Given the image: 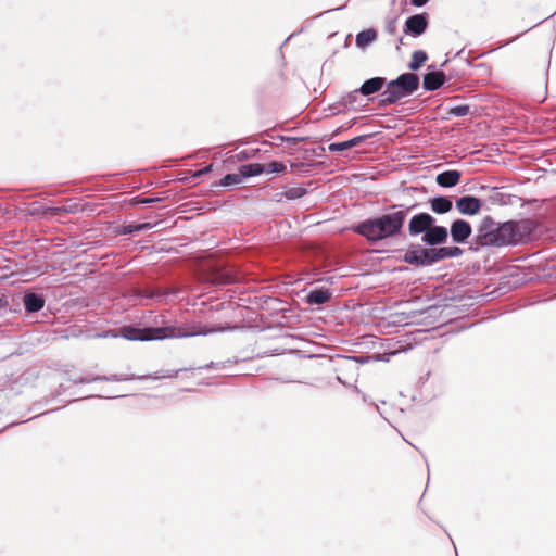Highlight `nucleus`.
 Returning <instances> with one entry per match:
<instances>
[{"mask_svg":"<svg viewBox=\"0 0 556 556\" xmlns=\"http://www.w3.org/2000/svg\"><path fill=\"white\" fill-rule=\"evenodd\" d=\"M532 225L529 220L505 222L496 224L490 216H485L472 240L473 249L486 247L516 245L529 239Z\"/></svg>","mask_w":556,"mask_h":556,"instance_id":"f257e3e1","label":"nucleus"},{"mask_svg":"<svg viewBox=\"0 0 556 556\" xmlns=\"http://www.w3.org/2000/svg\"><path fill=\"white\" fill-rule=\"evenodd\" d=\"M225 328H208L201 324L169 325L160 327L138 328L124 326L118 330H109L99 333V338H124L129 341H151L173 338H188L194 336H206L217 331H224Z\"/></svg>","mask_w":556,"mask_h":556,"instance_id":"f03ea898","label":"nucleus"},{"mask_svg":"<svg viewBox=\"0 0 556 556\" xmlns=\"http://www.w3.org/2000/svg\"><path fill=\"white\" fill-rule=\"evenodd\" d=\"M410 208L395 210L365 219L354 227V231L374 243L397 237L402 232Z\"/></svg>","mask_w":556,"mask_h":556,"instance_id":"7ed1b4c3","label":"nucleus"},{"mask_svg":"<svg viewBox=\"0 0 556 556\" xmlns=\"http://www.w3.org/2000/svg\"><path fill=\"white\" fill-rule=\"evenodd\" d=\"M418 87L419 77L413 73H404L387 84V88L381 94V104H394L402 98L412 96Z\"/></svg>","mask_w":556,"mask_h":556,"instance_id":"20e7f679","label":"nucleus"},{"mask_svg":"<svg viewBox=\"0 0 556 556\" xmlns=\"http://www.w3.org/2000/svg\"><path fill=\"white\" fill-rule=\"evenodd\" d=\"M181 371V369L178 370H167L166 372L162 374L161 376H155L153 379L159 378H172L176 377L178 372ZM152 378V376H136V375H111V376H86L78 379H75V383H90L94 381H128V380H143Z\"/></svg>","mask_w":556,"mask_h":556,"instance_id":"39448f33","label":"nucleus"},{"mask_svg":"<svg viewBox=\"0 0 556 556\" xmlns=\"http://www.w3.org/2000/svg\"><path fill=\"white\" fill-rule=\"evenodd\" d=\"M434 223L435 218L428 213L416 214L408 223V232L410 236L425 233Z\"/></svg>","mask_w":556,"mask_h":556,"instance_id":"423d86ee","label":"nucleus"},{"mask_svg":"<svg viewBox=\"0 0 556 556\" xmlns=\"http://www.w3.org/2000/svg\"><path fill=\"white\" fill-rule=\"evenodd\" d=\"M207 280L212 285H229L238 280V276L230 268L218 267L212 269L207 276Z\"/></svg>","mask_w":556,"mask_h":556,"instance_id":"0eeeda50","label":"nucleus"},{"mask_svg":"<svg viewBox=\"0 0 556 556\" xmlns=\"http://www.w3.org/2000/svg\"><path fill=\"white\" fill-rule=\"evenodd\" d=\"M448 232L447 229L443 226H432L422 235V242L428 245L434 247L438 244H442L447 240Z\"/></svg>","mask_w":556,"mask_h":556,"instance_id":"6e6552de","label":"nucleus"},{"mask_svg":"<svg viewBox=\"0 0 556 556\" xmlns=\"http://www.w3.org/2000/svg\"><path fill=\"white\" fill-rule=\"evenodd\" d=\"M428 26V21L425 15L416 14L409 16L405 22L404 33L414 37L422 35Z\"/></svg>","mask_w":556,"mask_h":556,"instance_id":"1a4fd4ad","label":"nucleus"},{"mask_svg":"<svg viewBox=\"0 0 556 556\" xmlns=\"http://www.w3.org/2000/svg\"><path fill=\"white\" fill-rule=\"evenodd\" d=\"M481 205V201L473 195H464L456 200V208L464 215L478 214Z\"/></svg>","mask_w":556,"mask_h":556,"instance_id":"9d476101","label":"nucleus"},{"mask_svg":"<svg viewBox=\"0 0 556 556\" xmlns=\"http://www.w3.org/2000/svg\"><path fill=\"white\" fill-rule=\"evenodd\" d=\"M471 226L467 220L456 219L451 225V237L455 243H464L471 235Z\"/></svg>","mask_w":556,"mask_h":556,"instance_id":"9b49d317","label":"nucleus"},{"mask_svg":"<svg viewBox=\"0 0 556 556\" xmlns=\"http://www.w3.org/2000/svg\"><path fill=\"white\" fill-rule=\"evenodd\" d=\"M405 263L415 266H428L427 248H413L406 251L403 256Z\"/></svg>","mask_w":556,"mask_h":556,"instance_id":"f8f14e48","label":"nucleus"},{"mask_svg":"<svg viewBox=\"0 0 556 556\" xmlns=\"http://www.w3.org/2000/svg\"><path fill=\"white\" fill-rule=\"evenodd\" d=\"M445 81V75L442 71L427 73L424 76L422 86L426 90L434 91L439 89Z\"/></svg>","mask_w":556,"mask_h":556,"instance_id":"ddd939ff","label":"nucleus"},{"mask_svg":"<svg viewBox=\"0 0 556 556\" xmlns=\"http://www.w3.org/2000/svg\"><path fill=\"white\" fill-rule=\"evenodd\" d=\"M459 179L460 173L458 170L451 169L440 173L437 176L435 181L443 188H452L459 182Z\"/></svg>","mask_w":556,"mask_h":556,"instance_id":"4468645a","label":"nucleus"},{"mask_svg":"<svg viewBox=\"0 0 556 556\" xmlns=\"http://www.w3.org/2000/svg\"><path fill=\"white\" fill-rule=\"evenodd\" d=\"M384 84H386V79L383 77H374V78L367 79L359 87V92L363 96L374 94V93L378 92L379 90H381V88L383 87Z\"/></svg>","mask_w":556,"mask_h":556,"instance_id":"2eb2a0df","label":"nucleus"},{"mask_svg":"<svg viewBox=\"0 0 556 556\" xmlns=\"http://www.w3.org/2000/svg\"><path fill=\"white\" fill-rule=\"evenodd\" d=\"M45 305V299L37 293H26L24 295V306L27 313L39 312Z\"/></svg>","mask_w":556,"mask_h":556,"instance_id":"dca6fc26","label":"nucleus"},{"mask_svg":"<svg viewBox=\"0 0 556 556\" xmlns=\"http://www.w3.org/2000/svg\"><path fill=\"white\" fill-rule=\"evenodd\" d=\"M429 204H430L431 210L435 214L448 213L453 207L452 200L447 197H441V195L430 199Z\"/></svg>","mask_w":556,"mask_h":556,"instance_id":"f3484780","label":"nucleus"},{"mask_svg":"<svg viewBox=\"0 0 556 556\" xmlns=\"http://www.w3.org/2000/svg\"><path fill=\"white\" fill-rule=\"evenodd\" d=\"M331 298V293L327 289L312 290L307 296L306 302L311 305H321L327 303Z\"/></svg>","mask_w":556,"mask_h":556,"instance_id":"a211bd4d","label":"nucleus"},{"mask_svg":"<svg viewBox=\"0 0 556 556\" xmlns=\"http://www.w3.org/2000/svg\"><path fill=\"white\" fill-rule=\"evenodd\" d=\"M377 38V31L374 28L363 30L356 35V46L361 49L366 48Z\"/></svg>","mask_w":556,"mask_h":556,"instance_id":"6ab92c4d","label":"nucleus"},{"mask_svg":"<svg viewBox=\"0 0 556 556\" xmlns=\"http://www.w3.org/2000/svg\"><path fill=\"white\" fill-rule=\"evenodd\" d=\"M265 170H266L265 165L260 164V163L244 164L240 167V173L242 175V178L258 176V175L263 174Z\"/></svg>","mask_w":556,"mask_h":556,"instance_id":"aec40b11","label":"nucleus"},{"mask_svg":"<svg viewBox=\"0 0 556 556\" xmlns=\"http://www.w3.org/2000/svg\"><path fill=\"white\" fill-rule=\"evenodd\" d=\"M428 60V55L424 50H416L413 52L412 60L408 64V68L417 71Z\"/></svg>","mask_w":556,"mask_h":556,"instance_id":"412c9836","label":"nucleus"},{"mask_svg":"<svg viewBox=\"0 0 556 556\" xmlns=\"http://www.w3.org/2000/svg\"><path fill=\"white\" fill-rule=\"evenodd\" d=\"M427 255H428V266L433 265L434 263L446 258L444 247L427 248Z\"/></svg>","mask_w":556,"mask_h":556,"instance_id":"4be33fe9","label":"nucleus"},{"mask_svg":"<svg viewBox=\"0 0 556 556\" xmlns=\"http://www.w3.org/2000/svg\"><path fill=\"white\" fill-rule=\"evenodd\" d=\"M154 227L152 223L129 224L124 226L123 233L130 235L139 231L150 230Z\"/></svg>","mask_w":556,"mask_h":556,"instance_id":"5701e85b","label":"nucleus"},{"mask_svg":"<svg viewBox=\"0 0 556 556\" xmlns=\"http://www.w3.org/2000/svg\"><path fill=\"white\" fill-rule=\"evenodd\" d=\"M305 194H306V189L304 187H302V186L288 187L283 191V195L288 200L300 199V198H302Z\"/></svg>","mask_w":556,"mask_h":556,"instance_id":"b1692460","label":"nucleus"},{"mask_svg":"<svg viewBox=\"0 0 556 556\" xmlns=\"http://www.w3.org/2000/svg\"><path fill=\"white\" fill-rule=\"evenodd\" d=\"M359 89L353 90L341 97L339 103L344 108L353 106L358 100Z\"/></svg>","mask_w":556,"mask_h":556,"instance_id":"393cba45","label":"nucleus"},{"mask_svg":"<svg viewBox=\"0 0 556 556\" xmlns=\"http://www.w3.org/2000/svg\"><path fill=\"white\" fill-rule=\"evenodd\" d=\"M242 175L239 172V174H227L220 179V185L224 187L238 185L242 181Z\"/></svg>","mask_w":556,"mask_h":556,"instance_id":"a878e982","label":"nucleus"},{"mask_svg":"<svg viewBox=\"0 0 556 556\" xmlns=\"http://www.w3.org/2000/svg\"><path fill=\"white\" fill-rule=\"evenodd\" d=\"M469 112H470V106L468 104H462V105H456V106L448 109L447 114L450 116L462 117V116H466L467 114H469Z\"/></svg>","mask_w":556,"mask_h":556,"instance_id":"bb28decb","label":"nucleus"},{"mask_svg":"<svg viewBox=\"0 0 556 556\" xmlns=\"http://www.w3.org/2000/svg\"><path fill=\"white\" fill-rule=\"evenodd\" d=\"M265 168H266L265 172H268V173H281V172L286 170V165H283L280 162H277V161H273V162L268 163L265 166Z\"/></svg>","mask_w":556,"mask_h":556,"instance_id":"cd10ccee","label":"nucleus"},{"mask_svg":"<svg viewBox=\"0 0 556 556\" xmlns=\"http://www.w3.org/2000/svg\"><path fill=\"white\" fill-rule=\"evenodd\" d=\"M446 258L458 257L462 255L463 250L458 247H444Z\"/></svg>","mask_w":556,"mask_h":556,"instance_id":"c85d7f7f","label":"nucleus"},{"mask_svg":"<svg viewBox=\"0 0 556 556\" xmlns=\"http://www.w3.org/2000/svg\"><path fill=\"white\" fill-rule=\"evenodd\" d=\"M328 148H329L330 152H341V151L350 149V146H349L348 141H342V142L330 143Z\"/></svg>","mask_w":556,"mask_h":556,"instance_id":"c756f323","label":"nucleus"},{"mask_svg":"<svg viewBox=\"0 0 556 556\" xmlns=\"http://www.w3.org/2000/svg\"><path fill=\"white\" fill-rule=\"evenodd\" d=\"M365 139H366V136H357V137H354L350 140H348L350 149L361 144L362 142L365 141Z\"/></svg>","mask_w":556,"mask_h":556,"instance_id":"7c9ffc66","label":"nucleus"},{"mask_svg":"<svg viewBox=\"0 0 556 556\" xmlns=\"http://www.w3.org/2000/svg\"><path fill=\"white\" fill-rule=\"evenodd\" d=\"M211 168H212V165H208V166H206L205 168H203V169H201V170H198V172L194 174V176H195V177H199V176H201V175H203V174H206V173H208V172L211 170Z\"/></svg>","mask_w":556,"mask_h":556,"instance_id":"2f4dec72","label":"nucleus"},{"mask_svg":"<svg viewBox=\"0 0 556 556\" xmlns=\"http://www.w3.org/2000/svg\"><path fill=\"white\" fill-rule=\"evenodd\" d=\"M427 2H428V0H412V3H413L415 7H422V5H425Z\"/></svg>","mask_w":556,"mask_h":556,"instance_id":"473e14b6","label":"nucleus"},{"mask_svg":"<svg viewBox=\"0 0 556 556\" xmlns=\"http://www.w3.org/2000/svg\"><path fill=\"white\" fill-rule=\"evenodd\" d=\"M395 23L392 22V23H389L388 26H387V30L390 33V34H394L395 33Z\"/></svg>","mask_w":556,"mask_h":556,"instance_id":"72a5a7b5","label":"nucleus"},{"mask_svg":"<svg viewBox=\"0 0 556 556\" xmlns=\"http://www.w3.org/2000/svg\"><path fill=\"white\" fill-rule=\"evenodd\" d=\"M154 201H155L154 199L146 198V199H142V200L140 201V203H142V204H148V203H152V202H154Z\"/></svg>","mask_w":556,"mask_h":556,"instance_id":"f704fd0d","label":"nucleus"},{"mask_svg":"<svg viewBox=\"0 0 556 556\" xmlns=\"http://www.w3.org/2000/svg\"><path fill=\"white\" fill-rule=\"evenodd\" d=\"M3 307V301L0 299V309Z\"/></svg>","mask_w":556,"mask_h":556,"instance_id":"c9c22d12","label":"nucleus"}]
</instances>
